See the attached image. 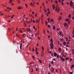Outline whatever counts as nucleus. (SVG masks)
I'll list each match as a JSON object with an SVG mask.
<instances>
[{"instance_id":"nucleus-1","label":"nucleus","mask_w":74,"mask_h":74,"mask_svg":"<svg viewBox=\"0 0 74 74\" xmlns=\"http://www.w3.org/2000/svg\"><path fill=\"white\" fill-rule=\"evenodd\" d=\"M51 44V45H50ZM51 45V49H53V42H51V44H50Z\"/></svg>"},{"instance_id":"nucleus-2","label":"nucleus","mask_w":74,"mask_h":74,"mask_svg":"<svg viewBox=\"0 0 74 74\" xmlns=\"http://www.w3.org/2000/svg\"><path fill=\"white\" fill-rule=\"evenodd\" d=\"M70 4L71 7L73 6V1H71V2H70Z\"/></svg>"},{"instance_id":"nucleus-3","label":"nucleus","mask_w":74,"mask_h":74,"mask_svg":"<svg viewBox=\"0 0 74 74\" xmlns=\"http://www.w3.org/2000/svg\"><path fill=\"white\" fill-rule=\"evenodd\" d=\"M51 72H53V73L54 72V69H53V68H51Z\"/></svg>"},{"instance_id":"nucleus-4","label":"nucleus","mask_w":74,"mask_h":74,"mask_svg":"<svg viewBox=\"0 0 74 74\" xmlns=\"http://www.w3.org/2000/svg\"><path fill=\"white\" fill-rule=\"evenodd\" d=\"M27 31L28 32H30V29L28 28V29H27Z\"/></svg>"},{"instance_id":"nucleus-5","label":"nucleus","mask_w":74,"mask_h":74,"mask_svg":"<svg viewBox=\"0 0 74 74\" xmlns=\"http://www.w3.org/2000/svg\"><path fill=\"white\" fill-rule=\"evenodd\" d=\"M61 61H63V62H64V60H65V59H64V58H63L62 57L61 58Z\"/></svg>"},{"instance_id":"nucleus-6","label":"nucleus","mask_w":74,"mask_h":74,"mask_svg":"<svg viewBox=\"0 0 74 74\" xmlns=\"http://www.w3.org/2000/svg\"><path fill=\"white\" fill-rule=\"evenodd\" d=\"M52 7H53V9L54 10L55 9V5H52Z\"/></svg>"},{"instance_id":"nucleus-7","label":"nucleus","mask_w":74,"mask_h":74,"mask_svg":"<svg viewBox=\"0 0 74 74\" xmlns=\"http://www.w3.org/2000/svg\"><path fill=\"white\" fill-rule=\"evenodd\" d=\"M7 9H9V10L10 11V10H11L12 9H11V8H9V7H8L7 8Z\"/></svg>"},{"instance_id":"nucleus-8","label":"nucleus","mask_w":74,"mask_h":74,"mask_svg":"<svg viewBox=\"0 0 74 74\" xmlns=\"http://www.w3.org/2000/svg\"><path fill=\"white\" fill-rule=\"evenodd\" d=\"M10 1V2H9V3H12V0H9Z\"/></svg>"},{"instance_id":"nucleus-9","label":"nucleus","mask_w":74,"mask_h":74,"mask_svg":"<svg viewBox=\"0 0 74 74\" xmlns=\"http://www.w3.org/2000/svg\"><path fill=\"white\" fill-rule=\"evenodd\" d=\"M54 55L55 56H57V53H54Z\"/></svg>"},{"instance_id":"nucleus-10","label":"nucleus","mask_w":74,"mask_h":74,"mask_svg":"<svg viewBox=\"0 0 74 74\" xmlns=\"http://www.w3.org/2000/svg\"><path fill=\"white\" fill-rule=\"evenodd\" d=\"M38 61L40 63H42V62L41 61V60H39V59H38Z\"/></svg>"},{"instance_id":"nucleus-11","label":"nucleus","mask_w":74,"mask_h":74,"mask_svg":"<svg viewBox=\"0 0 74 74\" xmlns=\"http://www.w3.org/2000/svg\"><path fill=\"white\" fill-rule=\"evenodd\" d=\"M61 48H60V47L59 48V51L60 52V51H61Z\"/></svg>"},{"instance_id":"nucleus-12","label":"nucleus","mask_w":74,"mask_h":74,"mask_svg":"<svg viewBox=\"0 0 74 74\" xmlns=\"http://www.w3.org/2000/svg\"><path fill=\"white\" fill-rule=\"evenodd\" d=\"M53 30H55V26H53Z\"/></svg>"},{"instance_id":"nucleus-13","label":"nucleus","mask_w":74,"mask_h":74,"mask_svg":"<svg viewBox=\"0 0 74 74\" xmlns=\"http://www.w3.org/2000/svg\"><path fill=\"white\" fill-rule=\"evenodd\" d=\"M62 19V17H61V16H60L59 17V20H60H60H61Z\"/></svg>"},{"instance_id":"nucleus-14","label":"nucleus","mask_w":74,"mask_h":74,"mask_svg":"<svg viewBox=\"0 0 74 74\" xmlns=\"http://www.w3.org/2000/svg\"><path fill=\"white\" fill-rule=\"evenodd\" d=\"M25 7L26 8H27L28 7V5H27V4H25Z\"/></svg>"},{"instance_id":"nucleus-15","label":"nucleus","mask_w":74,"mask_h":74,"mask_svg":"<svg viewBox=\"0 0 74 74\" xmlns=\"http://www.w3.org/2000/svg\"><path fill=\"white\" fill-rule=\"evenodd\" d=\"M18 9V10H21V7H19L17 8Z\"/></svg>"},{"instance_id":"nucleus-16","label":"nucleus","mask_w":74,"mask_h":74,"mask_svg":"<svg viewBox=\"0 0 74 74\" xmlns=\"http://www.w3.org/2000/svg\"><path fill=\"white\" fill-rule=\"evenodd\" d=\"M31 69L32 70L31 72L32 73V72H33V68L32 67H31Z\"/></svg>"},{"instance_id":"nucleus-17","label":"nucleus","mask_w":74,"mask_h":74,"mask_svg":"<svg viewBox=\"0 0 74 74\" xmlns=\"http://www.w3.org/2000/svg\"><path fill=\"white\" fill-rule=\"evenodd\" d=\"M72 53H73V54H74V49H73L72 52Z\"/></svg>"},{"instance_id":"nucleus-18","label":"nucleus","mask_w":74,"mask_h":74,"mask_svg":"<svg viewBox=\"0 0 74 74\" xmlns=\"http://www.w3.org/2000/svg\"><path fill=\"white\" fill-rule=\"evenodd\" d=\"M66 42H63V45H66Z\"/></svg>"},{"instance_id":"nucleus-19","label":"nucleus","mask_w":74,"mask_h":74,"mask_svg":"<svg viewBox=\"0 0 74 74\" xmlns=\"http://www.w3.org/2000/svg\"><path fill=\"white\" fill-rule=\"evenodd\" d=\"M51 63L52 64H54V62H53V61H52L51 62Z\"/></svg>"},{"instance_id":"nucleus-20","label":"nucleus","mask_w":74,"mask_h":74,"mask_svg":"<svg viewBox=\"0 0 74 74\" xmlns=\"http://www.w3.org/2000/svg\"><path fill=\"white\" fill-rule=\"evenodd\" d=\"M64 26H67V23H65L64 24Z\"/></svg>"},{"instance_id":"nucleus-21","label":"nucleus","mask_w":74,"mask_h":74,"mask_svg":"<svg viewBox=\"0 0 74 74\" xmlns=\"http://www.w3.org/2000/svg\"><path fill=\"white\" fill-rule=\"evenodd\" d=\"M48 23V22L47 21H45V24L46 25H47V24Z\"/></svg>"},{"instance_id":"nucleus-22","label":"nucleus","mask_w":74,"mask_h":74,"mask_svg":"<svg viewBox=\"0 0 74 74\" xmlns=\"http://www.w3.org/2000/svg\"><path fill=\"white\" fill-rule=\"evenodd\" d=\"M53 40V39H52V38L50 40V42H52V41Z\"/></svg>"},{"instance_id":"nucleus-23","label":"nucleus","mask_w":74,"mask_h":74,"mask_svg":"<svg viewBox=\"0 0 74 74\" xmlns=\"http://www.w3.org/2000/svg\"><path fill=\"white\" fill-rule=\"evenodd\" d=\"M15 16L14 15H13L11 17V19H13V18L14 17V16Z\"/></svg>"},{"instance_id":"nucleus-24","label":"nucleus","mask_w":74,"mask_h":74,"mask_svg":"<svg viewBox=\"0 0 74 74\" xmlns=\"http://www.w3.org/2000/svg\"><path fill=\"white\" fill-rule=\"evenodd\" d=\"M4 15V13H2V14H0V16H2V15Z\"/></svg>"},{"instance_id":"nucleus-25","label":"nucleus","mask_w":74,"mask_h":74,"mask_svg":"<svg viewBox=\"0 0 74 74\" xmlns=\"http://www.w3.org/2000/svg\"><path fill=\"white\" fill-rule=\"evenodd\" d=\"M42 50H43V51H44V47H43V46L42 47Z\"/></svg>"},{"instance_id":"nucleus-26","label":"nucleus","mask_w":74,"mask_h":74,"mask_svg":"<svg viewBox=\"0 0 74 74\" xmlns=\"http://www.w3.org/2000/svg\"><path fill=\"white\" fill-rule=\"evenodd\" d=\"M48 27L49 28H50V27H51V26H50V25H48Z\"/></svg>"},{"instance_id":"nucleus-27","label":"nucleus","mask_w":74,"mask_h":74,"mask_svg":"<svg viewBox=\"0 0 74 74\" xmlns=\"http://www.w3.org/2000/svg\"><path fill=\"white\" fill-rule=\"evenodd\" d=\"M30 5H33V3L32 2L31 3Z\"/></svg>"},{"instance_id":"nucleus-28","label":"nucleus","mask_w":74,"mask_h":74,"mask_svg":"<svg viewBox=\"0 0 74 74\" xmlns=\"http://www.w3.org/2000/svg\"><path fill=\"white\" fill-rule=\"evenodd\" d=\"M74 67V65H72L71 66V68H73V67Z\"/></svg>"},{"instance_id":"nucleus-29","label":"nucleus","mask_w":74,"mask_h":74,"mask_svg":"<svg viewBox=\"0 0 74 74\" xmlns=\"http://www.w3.org/2000/svg\"><path fill=\"white\" fill-rule=\"evenodd\" d=\"M25 34L24 33V34H23V37H24V36H25Z\"/></svg>"},{"instance_id":"nucleus-30","label":"nucleus","mask_w":74,"mask_h":74,"mask_svg":"<svg viewBox=\"0 0 74 74\" xmlns=\"http://www.w3.org/2000/svg\"><path fill=\"white\" fill-rule=\"evenodd\" d=\"M53 22V19H51L50 21V22Z\"/></svg>"},{"instance_id":"nucleus-31","label":"nucleus","mask_w":74,"mask_h":74,"mask_svg":"<svg viewBox=\"0 0 74 74\" xmlns=\"http://www.w3.org/2000/svg\"><path fill=\"white\" fill-rule=\"evenodd\" d=\"M60 10V9H58V10H57V11L58 12H59V11Z\"/></svg>"},{"instance_id":"nucleus-32","label":"nucleus","mask_w":74,"mask_h":74,"mask_svg":"<svg viewBox=\"0 0 74 74\" xmlns=\"http://www.w3.org/2000/svg\"><path fill=\"white\" fill-rule=\"evenodd\" d=\"M8 31H9V32H10V31H11V30L9 28H8Z\"/></svg>"},{"instance_id":"nucleus-33","label":"nucleus","mask_w":74,"mask_h":74,"mask_svg":"<svg viewBox=\"0 0 74 74\" xmlns=\"http://www.w3.org/2000/svg\"><path fill=\"white\" fill-rule=\"evenodd\" d=\"M19 31H20V32L21 33H22V30H19Z\"/></svg>"},{"instance_id":"nucleus-34","label":"nucleus","mask_w":74,"mask_h":74,"mask_svg":"<svg viewBox=\"0 0 74 74\" xmlns=\"http://www.w3.org/2000/svg\"><path fill=\"white\" fill-rule=\"evenodd\" d=\"M57 10H58V7H56V9H55V11H57Z\"/></svg>"},{"instance_id":"nucleus-35","label":"nucleus","mask_w":74,"mask_h":74,"mask_svg":"<svg viewBox=\"0 0 74 74\" xmlns=\"http://www.w3.org/2000/svg\"><path fill=\"white\" fill-rule=\"evenodd\" d=\"M60 36H61L62 35V32H60Z\"/></svg>"},{"instance_id":"nucleus-36","label":"nucleus","mask_w":74,"mask_h":74,"mask_svg":"<svg viewBox=\"0 0 74 74\" xmlns=\"http://www.w3.org/2000/svg\"><path fill=\"white\" fill-rule=\"evenodd\" d=\"M33 28L34 29H35L36 28L35 27H34V26H33Z\"/></svg>"},{"instance_id":"nucleus-37","label":"nucleus","mask_w":74,"mask_h":74,"mask_svg":"<svg viewBox=\"0 0 74 74\" xmlns=\"http://www.w3.org/2000/svg\"><path fill=\"white\" fill-rule=\"evenodd\" d=\"M70 16H71V15L69 14V18H70Z\"/></svg>"},{"instance_id":"nucleus-38","label":"nucleus","mask_w":74,"mask_h":74,"mask_svg":"<svg viewBox=\"0 0 74 74\" xmlns=\"http://www.w3.org/2000/svg\"><path fill=\"white\" fill-rule=\"evenodd\" d=\"M38 34L37 33H36V34H35V36H37Z\"/></svg>"},{"instance_id":"nucleus-39","label":"nucleus","mask_w":74,"mask_h":74,"mask_svg":"<svg viewBox=\"0 0 74 74\" xmlns=\"http://www.w3.org/2000/svg\"><path fill=\"white\" fill-rule=\"evenodd\" d=\"M24 25L25 26H26V23H24Z\"/></svg>"},{"instance_id":"nucleus-40","label":"nucleus","mask_w":74,"mask_h":74,"mask_svg":"<svg viewBox=\"0 0 74 74\" xmlns=\"http://www.w3.org/2000/svg\"><path fill=\"white\" fill-rule=\"evenodd\" d=\"M56 4H58V1H56Z\"/></svg>"},{"instance_id":"nucleus-41","label":"nucleus","mask_w":74,"mask_h":74,"mask_svg":"<svg viewBox=\"0 0 74 74\" xmlns=\"http://www.w3.org/2000/svg\"><path fill=\"white\" fill-rule=\"evenodd\" d=\"M20 48L21 49H22V46H20Z\"/></svg>"},{"instance_id":"nucleus-42","label":"nucleus","mask_w":74,"mask_h":74,"mask_svg":"<svg viewBox=\"0 0 74 74\" xmlns=\"http://www.w3.org/2000/svg\"><path fill=\"white\" fill-rule=\"evenodd\" d=\"M59 54H57V57L58 58H59Z\"/></svg>"},{"instance_id":"nucleus-43","label":"nucleus","mask_w":74,"mask_h":74,"mask_svg":"<svg viewBox=\"0 0 74 74\" xmlns=\"http://www.w3.org/2000/svg\"><path fill=\"white\" fill-rule=\"evenodd\" d=\"M63 2H63L62 1V5H63Z\"/></svg>"},{"instance_id":"nucleus-44","label":"nucleus","mask_w":74,"mask_h":74,"mask_svg":"<svg viewBox=\"0 0 74 74\" xmlns=\"http://www.w3.org/2000/svg\"><path fill=\"white\" fill-rule=\"evenodd\" d=\"M48 15H49V14H48V13H47V14H46V16H48Z\"/></svg>"},{"instance_id":"nucleus-45","label":"nucleus","mask_w":74,"mask_h":74,"mask_svg":"<svg viewBox=\"0 0 74 74\" xmlns=\"http://www.w3.org/2000/svg\"><path fill=\"white\" fill-rule=\"evenodd\" d=\"M44 10L45 12H47V10L44 9Z\"/></svg>"},{"instance_id":"nucleus-46","label":"nucleus","mask_w":74,"mask_h":74,"mask_svg":"<svg viewBox=\"0 0 74 74\" xmlns=\"http://www.w3.org/2000/svg\"><path fill=\"white\" fill-rule=\"evenodd\" d=\"M47 21H49V18H48L47 19Z\"/></svg>"},{"instance_id":"nucleus-47","label":"nucleus","mask_w":74,"mask_h":74,"mask_svg":"<svg viewBox=\"0 0 74 74\" xmlns=\"http://www.w3.org/2000/svg\"><path fill=\"white\" fill-rule=\"evenodd\" d=\"M36 54L37 55H38V53H39L38 52H36Z\"/></svg>"},{"instance_id":"nucleus-48","label":"nucleus","mask_w":74,"mask_h":74,"mask_svg":"<svg viewBox=\"0 0 74 74\" xmlns=\"http://www.w3.org/2000/svg\"><path fill=\"white\" fill-rule=\"evenodd\" d=\"M38 20H36V23H38Z\"/></svg>"},{"instance_id":"nucleus-49","label":"nucleus","mask_w":74,"mask_h":74,"mask_svg":"<svg viewBox=\"0 0 74 74\" xmlns=\"http://www.w3.org/2000/svg\"><path fill=\"white\" fill-rule=\"evenodd\" d=\"M53 61H55V58H53Z\"/></svg>"},{"instance_id":"nucleus-50","label":"nucleus","mask_w":74,"mask_h":74,"mask_svg":"<svg viewBox=\"0 0 74 74\" xmlns=\"http://www.w3.org/2000/svg\"><path fill=\"white\" fill-rule=\"evenodd\" d=\"M69 21V19H67L66 20V22H67V21Z\"/></svg>"},{"instance_id":"nucleus-51","label":"nucleus","mask_w":74,"mask_h":74,"mask_svg":"<svg viewBox=\"0 0 74 74\" xmlns=\"http://www.w3.org/2000/svg\"><path fill=\"white\" fill-rule=\"evenodd\" d=\"M18 2V3H19V4L20 3V2H19V1H18V0H17V1Z\"/></svg>"},{"instance_id":"nucleus-52","label":"nucleus","mask_w":74,"mask_h":74,"mask_svg":"<svg viewBox=\"0 0 74 74\" xmlns=\"http://www.w3.org/2000/svg\"><path fill=\"white\" fill-rule=\"evenodd\" d=\"M48 38H50V36L49 35V36H48Z\"/></svg>"},{"instance_id":"nucleus-53","label":"nucleus","mask_w":74,"mask_h":74,"mask_svg":"<svg viewBox=\"0 0 74 74\" xmlns=\"http://www.w3.org/2000/svg\"><path fill=\"white\" fill-rule=\"evenodd\" d=\"M36 4H37V5H38V4H39V3L38 2H36Z\"/></svg>"},{"instance_id":"nucleus-54","label":"nucleus","mask_w":74,"mask_h":74,"mask_svg":"<svg viewBox=\"0 0 74 74\" xmlns=\"http://www.w3.org/2000/svg\"><path fill=\"white\" fill-rule=\"evenodd\" d=\"M66 47H69V45H67Z\"/></svg>"},{"instance_id":"nucleus-55","label":"nucleus","mask_w":74,"mask_h":74,"mask_svg":"<svg viewBox=\"0 0 74 74\" xmlns=\"http://www.w3.org/2000/svg\"><path fill=\"white\" fill-rule=\"evenodd\" d=\"M49 52L50 53H52V52L51 51H49Z\"/></svg>"},{"instance_id":"nucleus-56","label":"nucleus","mask_w":74,"mask_h":74,"mask_svg":"<svg viewBox=\"0 0 74 74\" xmlns=\"http://www.w3.org/2000/svg\"><path fill=\"white\" fill-rule=\"evenodd\" d=\"M33 22H34V23H35V21L34 20H33Z\"/></svg>"},{"instance_id":"nucleus-57","label":"nucleus","mask_w":74,"mask_h":74,"mask_svg":"<svg viewBox=\"0 0 74 74\" xmlns=\"http://www.w3.org/2000/svg\"><path fill=\"white\" fill-rule=\"evenodd\" d=\"M42 6H43L44 5V3H42Z\"/></svg>"},{"instance_id":"nucleus-58","label":"nucleus","mask_w":74,"mask_h":74,"mask_svg":"<svg viewBox=\"0 0 74 74\" xmlns=\"http://www.w3.org/2000/svg\"><path fill=\"white\" fill-rule=\"evenodd\" d=\"M36 71H37L38 70V69H37V68H36Z\"/></svg>"},{"instance_id":"nucleus-59","label":"nucleus","mask_w":74,"mask_h":74,"mask_svg":"<svg viewBox=\"0 0 74 74\" xmlns=\"http://www.w3.org/2000/svg\"><path fill=\"white\" fill-rule=\"evenodd\" d=\"M58 1L59 2H61V0H58Z\"/></svg>"},{"instance_id":"nucleus-60","label":"nucleus","mask_w":74,"mask_h":74,"mask_svg":"<svg viewBox=\"0 0 74 74\" xmlns=\"http://www.w3.org/2000/svg\"><path fill=\"white\" fill-rule=\"evenodd\" d=\"M32 49L33 51H34V48H33Z\"/></svg>"},{"instance_id":"nucleus-61","label":"nucleus","mask_w":74,"mask_h":74,"mask_svg":"<svg viewBox=\"0 0 74 74\" xmlns=\"http://www.w3.org/2000/svg\"><path fill=\"white\" fill-rule=\"evenodd\" d=\"M37 45L38 46V43H37Z\"/></svg>"},{"instance_id":"nucleus-62","label":"nucleus","mask_w":74,"mask_h":74,"mask_svg":"<svg viewBox=\"0 0 74 74\" xmlns=\"http://www.w3.org/2000/svg\"><path fill=\"white\" fill-rule=\"evenodd\" d=\"M68 59V58H66V60H67Z\"/></svg>"},{"instance_id":"nucleus-63","label":"nucleus","mask_w":74,"mask_h":74,"mask_svg":"<svg viewBox=\"0 0 74 74\" xmlns=\"http://www.w3.org/2000/svg\"><path fill=\"white\" fill-rule=\"evenodd\" d=\"M46 3H47V4L48 3V1H46Z\"/></svg>"},{"instance_id":"nucleus-64","label":"nucleus","mask_w":74,"mask_h":74,"mask_svg":"<svg viewBox=\"0 0 74 74\" xmlns=\"http://www.w3.org/2000/svg\"><path fill=\"white\" fill-rule=\"evenodd\" d=\"M72 19H73V20H74V17H72Z\"/></svg>"}]
</instances>
